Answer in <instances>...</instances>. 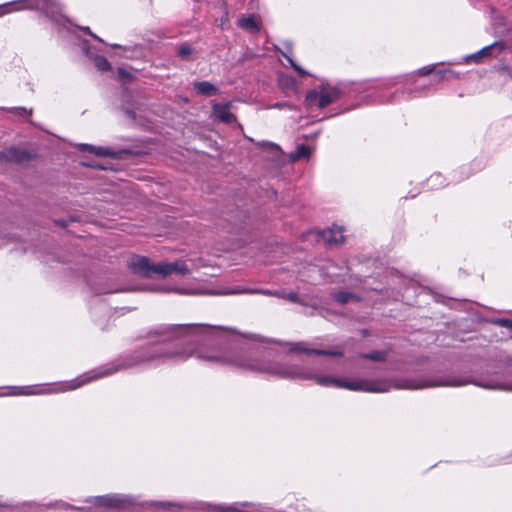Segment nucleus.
<instances>
[{
	"label": "nucleus",
	"mask_w": 512,
	"mask_h": 512,
	"mask_svg": "<svg viewBox=\"0 0 512 512\" xmlns=\"http://www.w3.org/2000/svg\"><path fill=\"white\" fill-rule=\"evenodd\" d=\"M27 158L28 155L25 151L15 147H10L3 151H0V162L9 161L20 163L25 161Z\"/></svg>",
	"instance_id": "1a4fd4ad"
},
{
	"label": "nucleus",
	"mask_w": 512,
	"mask_h": 512,
	"mask_svg": "<svg viewBox=\"0 0 512 512\" xmlns=\"http://www.w3.org/2000/svg\"><path fill=\"white\" fill-rule=\"evenodd\" d=\"M238 25L240 28L252 32H257L260 29L258 21L255 16L241 18L238 22Z\"/></svg>",
	"instance_id": "ddd939ff"
},
{
	"label": "nucleus",
	"mask_w": 512,
	"mask_h": 512,
	"mask_svg": "<svg viewBox=\"0 0 512 512\" xmlns=\"http://www.w3.org/2000/svg\"><path fill=\"white\" fill-rule=\"evenodd\" d=\"M83 52L91 59H93L96 68L100 71H108L111 68L108 60L102 56H96L93 54L91 47L87 44L86 41L82 44Z\"/></svg>",
	"instance_id": "9b49d317"
},
{
	"label": "nucleus",
	"mask_w": 512,
	"mask_h": 512,
	"mask_svg": "<svg viewBox=\"0 0 512 512\" xmlns=\"http://www.w3.org/2000/svg\"><path fill=\"white\" fill-rule=\"evenodd\" d=\"M11 6L15 7L13 10H21L27 8L41 10L48 17L56 21H58V16L61 12V7L57 0H22L0 5V16L11 12Z\"/></svg>",
	"instance_id": "f03ea898"
},
{
	"label": "nucleus",
	"mask_w": 512,
	"mask_h": 512,
	"mask_svg": "<svg viewBox=\"0 0 512 512\" xmlns=\"http://www.w3.org/2000/svg\"><path fill=\"white\" fill-rule=\"evenodd\" d=\"M14 239V237L0 232V248L6 246L10 240Z\"/></svg>",
	"instance_id": "393cba45"
},
{
	"label": "nucleus",
	"mask_w": 512,
	"mask_h": 512,
	"mask_svg": "<svg viewBox=\"0 0 512 512\" xmlns=\"http://www.w3.org/2000/svg\"><path fill=\"white\" fill-rule=\"evenodd\" d=\"M191 52H192L191 48L187 45L181 46L179 49V55L182 58L188 57L191 54Z\"/></svg>",
	"instance_id": "bb28decb"
},
{
	"label": "nucleus",
	"mask_w": 512,
	"mask_h": 512,
	"mask_svg": "<svg viewBox=\"0 0 512 512\" xmlns=\"http://www.w3.org/2000/svg\"><path fill=\"white\" fill-rule=\"evenodd\" d=\"M260 293H262L264 295H269V296L272 295V296H277V297H281V298H287L291 302H296L297 299H298L297 294L294 293V292H290L288 294H285V293H280L278 291L271 292L269 290H262V291H260Z\"/></svg>",
	"instance_id": "a211bd4d"
},
{
	"label": "nucleus",
	"mask_w": 512,
	"mask_h": 512,
	"mask_svg": "<svg viewBox=\"0 0 512 512\" xmlns=\"http://www.w3.org/2000/svg\"><path fill=\"white\" fill-rule=\"evenodd\" d=\"M190 357H195L201 361L216 365H228L236 368L248 369L256 372L268 373L280 378L314 380L318 385L328 387L335 386L350 391L366 392V393H385L390 391L392 387L397 389H423L437 386H463L471 383L460 377H441L433 380L406 378L399 379L391 384L390 381L384 379H351L341 380L331 376H321L311 369L298 365H282L279 363H266L260 360L246 359L240 354L216 348L196 347L181 348L177 350H168L164 347H157L153 353L145 358L135 361H126V368L140 364L145 361H185ZM473 384L486 389H499L512 391V384H505L496 381L472 382Z\"/></svg>",
	"instance_id": "f257e3e1"
},
{
	"label": "nucleus",
	"mask_w": 512,
	"mask_h": 512,
	"mask_svg": "<svg viewBox=\"0 0 512 512\" xmlns=\"http://www.w3.org/2000/svg\"><path fill=\"white\" fill-rule=\"evenodd\" d=\"M505 49V43L504 42H494L491 45H488L486 47H483L481 50H479V54L483 57H489L492 56L494 53H500Z\"/></svg>",
	"instance_id": "4468645a"
},
{
	"label": "nucleus",
	"mask_w": 512,
	"mask_h": 512,
	"mask_svg": "<svg viewBox=\"0 0 512 512\" xmlns=\"http://www.w3.org/2000/svg\"><path fill=\"white\" fill-rule=\"evenodd\" d=\"M282 55L288 60L293 69L296 70L301 76L308 75V72L297 65L287 53L283 52Z\"/></svg>",
	"instance_id": "4be33fe9"
},
{
	"label": "nucleus",
	"mask_w": 512,
	"mask_h": 512,
	"mask_svg": "<svg viewBox=\"0 0 512 512\" xmlns=\"http://www.w3.org/2000/svg\"><path fill=\"white\" fill-rule=\"evenodd\" d=\"M291 352H303L306 354H316V355H325V356H333L339 357L343 355V351L340 349L333 350H325V349H309L304 347V343H294L290 348Z\"/></svg>",
	"instance_id": "6e6552de"
},
{
	"label": "nucleus",
	"mask_w": 512,
	"mask_h": 512,
	"mask_svg": "<svg viewBox=\"0 0 512 512\" xmlns=\"http://www.w3.org/2000/svg\"><path fill=\"white\" fill-rule=\"evenodd\" d=\"M496 323L501 327H505L508 328L509 330H512V320L502 318L498 319Z\"/></svg>",
	"instance_id": "a878e982"
},
{
	"label": "nucleus",
	"mask_w": 512,
	"mask_h": 512,
	"mask_svg": "<svg viewBox=\"0 0 512 512\" xmlns=\"http://www.w3.org/2000/svg\"><path fill=\"white\" fill-rule=\"evenodd\" d=\"M126 113H127V115H128L129 117H131V118H134V117H135L134 113H133V112H131V111H129V110H127V111H126Z\"/></svg>",
	"instance_id": "2f4dec72"
},
{
	"label": "nucleus",
	"mask_w": 512,
	"mask_h": 512,
	"mask_svg": "<svg viewBox=\"0 0 512 512\" xmlns=\"http://www.w3.org/2000/svg\"><path fill=\"white\" fill-rule=\"evenodd\" d=\"M336 87L321 86L318 90L310 91L306 96V104L310 107L325 108L340 97Z\"/></svg>",
	"instance_id": "7ed1b4c3"
},
{
	"label": "nucleus",
	"mask_w": 512,
	"mask_h": 512,
	"mask_svg": "<svg viewBox=\"0 0 512 512\" xmlns=\"http://www.w3.org/2000/svg\"><path fill=\"white\" fill-rule=\"evenodd\" d=\"M175 292H177L179 294H195V292L185 290V289H176Z\"/></svg>",
	"instance_id": "c85d7f7f"
},
{
	"label": "nucleus",
	"mask_w": 512,
	"mask_h": 512,
	"mask_svg": "<svg viewBox=\"0 0 512 512\" xmlns=\"http://www.w3.org/2000/svg\"><path fill=\"white\" fill-rule=\"evenodd\" d=\"M244 291L242 290H236V291H228V292H225V294H236V293H243Z\"/></svg>",
	"instance_id": "7c9ffc66"
},
{
	"label": "nucleus",
	"mask_w": 512,
	"mask_h": 512,
	"mask_svg": "<svg viewBox=\"0 0 512 512\" xmlns=\"http://www.w3.org/2000/svg\"><path fill=\"white\" fill-rule=\"evenodd\" d=\"M205 327L203 324L176 325L169 328L170 331H180L181 333H196L197 330Z\"/></svg>",
	"instance_id": "2eb2a0df"
},
{
	"label": "nucleus",
	"mask_w": 512,
	"mask_h": 512,
	"mask_svg": "<svg viewBox=\"0 0 512 512\" xmlns=\"http://www.w3.org/2000/svg\"><path fill=\"white\" fill-rule=\"evenodd\" d=\"M119 73H120L121 75H124V72H123V70H122V69H119Z\"/></svg>",
	"instance_id": "72a5a7b5"
},
{
	"label": "nucleus",
	"mask_w": 512,
	"mask_h": 512,
	"mask_svg": "<svg viewBox=\"0 0 512 512\" xmlns=\"http://www.w3.org/2000/svg\"><path fill=\"white\" fill-rule=\"evenodd\" d=\"M280 83L285 88H294L295 87V80L290 77H282L280 80Z\"/></svg>",
	"instance_id": "b1692460"
},
{
	"label": "nucleus",
	"mask_w": 512,
	"mask_h": 512,
	"mask_svg": "<svg viewBox=\"0 0 512 512\" xmlns=\"http://www.w3.org/2000/svg\"><path fill=\"white\" fill-rule=\"evenodd\" d=\"M231 108L232 102H226L223 104L213 103L212 117L222 123L232 124L236 121V116L233 113H231Z\"/></svg>",
	"instance_id": "0eeeda50"
},
{
	"label": "nucleus",
	"mask_w": 512,
	"mask_h": 512,
	"mask_svg": "<svg viewBox=\"0 0 512 512\" xmlns=\"http://www.w3.org/2000/svg\"><path fill=\"white\" fill-rule=\"evenodd\" d=\"M317 237L322 238L327 244L338 245L344 241V235L342 229L334 227L317 233Z\"/></svg>",
	"instance_id": "9d476101"
},
{
	"label": "nucleus",
	"mask_w": 512,
	"mask_h": 512,
	"mask_svg": "<svg viewBox=\"0 0 512 512\" xmlns=\"http://www.w3.org/2000/svg\"><path fill=\"white\" fill-rule=\"evenodd\" d=\"M420 73H421V75H427V74L431 73V69L423 68L420 70Z\"/></svg>",
	"instance_id": "c756f323"
},
{
	"label": "nucleus",
	"mask_w": 512,
	"mask_h": 512,
	"mask_svg": "<svg viewBox=\"0 0 512 512\" xmlns=\"http://www.w3.org/2000/svg\"><path fill=\"white\" fill-rule=\"evenodd\" d=\"M157 275L166 278L170 275L186 276L191 274V267L185 260H177L175 262H160L157 263Z\"/></svg>",
	"instance_id": "20e7f679"
},
{
	"label": "nucleus",
	"mask_w": 512,
	"mask_h": 512,
	"mask_svg": "<svg viewBox=\"0 0 512 512\" xmlns=\"http://www.w3.org/2000/svg\"><path fill=\"white\" fill-rule=\"evenodd\" d=\"M194 88L198 93L206 96L215 95L219 92L218 88L208 81L196 82Z\"/></svg>",
	"instance_id": "f8f14e48"
},
{
	"label": "nucleus",
	"mask_w": 512,
	"mask_h": 512,
	"mask_svg": "<svg viewBox=\"0 0 512 512\" xmlns=\"http://www.w3.org/2000/svg\"><path fill=\"white\" fill-rule=\"evenodd\" d=\"M311 155V149L306 145H298L296 151L291 154V160L295 161L301 158H308Z\"/></svg>",
	"instance_id": "f3484780"
},
{
	"label": "nucleus",
	"mask_w": 512,
	"mask_h": 512,
	"mask_svg": "<svg viewBox=\"0 0 512 512\" xmlns=\"http://www.w3.org/2000/svg\"><path fill=\"white\" fill-rule=\"evenodd\" d=\"M84 30L87 31L94 39L98 40L100 43H103V40L97 35L93 34L88 27L84 28Z\"/></svg>",
	"instance_id": "cd10ccee"
},
{
	"label": "nucleus",
	"mask_w": 512,
	"mask_h": 512,
	"mask_svg": "<svg viewBox=\"0 0 512 512\" xmlns=\"http://www.w3.org/2000/svg\"><path fill=\"white\" fill-rule=\"evenodd\" d=\"M128 265L135 273L144 277H152L157 274V264H151L144 256H133Z\"/></svg>",
	"instance_id": "423d86ee"
},
{
	"label": "nucleus",
	"mask_w": 512,
	"mask_h": 512,
	"mask_svg": "<svg viewBox=\"0 0 512 512\" xmlns=\"http://www.w3.org/2000/svg\"><path fill=\"white\" fill-rule=\"evenodd\" d=\"M483 58H484V57H483V56H481V54H479V51H478V52H476V53H473V54L467 55V56L465 57V62H466V63H471V62H473V63H480V62L482 61V59H483Z\"/></svg>",
	"instance_id": "5701e85b"
},
{
	"label": "nucleus",
	"mask_w": 512,
	"mask_h": 512,
	"mask_svg": "<svg viewBox=\"0 0 512 512\" xmlns=\"http://www.w3.org/2000/svg\"><path fill=\"white\" fill-rule=\"evenodd\" d=\"M93 503L108 508H125L133 505L134 499L123 494H109L95 497Z\"/></svg>",
	"instance_id": "39448f33"
},
{
	"label": "nucleus",
	"mask_w": 512,
	"mask_h": 512,
	"mask_svg": "<svg viewBox=\"0 0 512 512\" xmlns=\"http://www.w3.org/2000/svg\"><path fill=\"white\" fill-rule=\"evenodd\" d=\"M81 147L85 150H88L91 153H94L95 155H98V156H114L115 155V153L110 151L108 148H104V147H94V146H91L88 144H82Z\"/></svg>",
	"instance_id": "dca6fc26"
},
{
	"label": "nucleus",
	"mask_w": 512,
	"mask_h": 512,
	"mask_svg": "<svg viewBox=\"0 0 512 512\" xmlns=\"http://www.w3.org/2000/svg\"><path fill=\"white\" fill-rule=\"evenodd\" d=\"M354 298V295L347 292H339L335 295V300L341 304H345Z\"/></svg>",
	"instance_id": "412c9836"
},
{
	"label": "nucleus",
	"mask_w": 512,
	"mask_h": 512,
	"mask_svg": "<svg viewBox=\"0 0 512 512\" xmlns=\"http://www.w3.org/2000/svg\"><path fill=\"white\" fill-rule=\"evenodd\" d=\"M160 505H161L162 507H168V506H171V504H170V503H161Z\"/></svg>",
	"instance_id": "473e14b6"
},
{
	"label": "nucleus",
	"mask_w": 512,
	"mask_h": 512,
	"mask_svg": "<svg viewBox=\"0 0 512 512\" xmlns=\"http://www.w3.org/2000/svg\"><path fill=\"white\" fill-rule=\"evenodd\" d=\"M2 110H6L16 116H21V117H24L26 115H31L32 114V109L30 110H27L26 108L24 107H13V108H1Z\"/></svg>",
	"instance_id": "aec40b11"
},
{
	"label": "nucleus",
	"mask_w": 512,
	"mask_h": 512,
	"mask_svg": "<svg viewBox=\"0 0 512 512\" xmlns=\"http://www.w3.org/2000/svg\"><path fill=\"white\" fill-rule=\"evenodd\" d=\"M362 357L372 361L382 362L386 360V353L383 351H376L368 354H363Z\"/></svg>",
	"instance_id": "6ab92c4d"
}]
</instances>
